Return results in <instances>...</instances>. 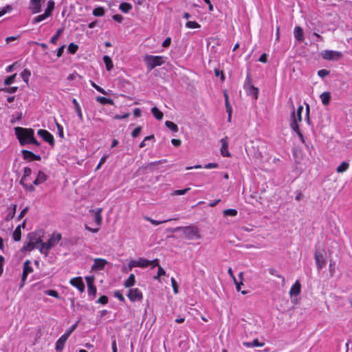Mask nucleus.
I'll return each instance as SVG.
<instances>
[{
    "instance_id": "nucleus-17",
    "label": "nucleus",
    "mask_w": 352,
    "mask_h": 352,
    "mask_svg": "<svg viewBox=\"0 0 352 352\" xmlns=\"http://www.w3.org/2000/svg\"><path fill=\"white\" fill-rule=\"evenodd\" d=\"M102 211V208H97L96 210H90V212L94 213L95 216V222L97 225L100 226L102 223V218L101 216V212Z\"/></svg>"
},
{
    "instance_id": "nucleus-7",
    "label": "nucleus",
    "mask_w": 352,
    "mask_h": 352,
    "mask_svg": "<svg viewBox=\"0 0 352 352\" xmlns=\"http://www.w3.org/2000/svg\"><path fill=\"white\" fill-rule=\"evenodd\" d=\"M291 117H292V122L290 123L291 128L292 129V130L294 132H296L297 133V135H298V138H300V141L302 143H305L304 136H303L302 133H301V131H300L298 124H297V120H296V117L295 116V111H292Z\"/></svg>"
},
{
    "instance_id": "nucleus-47",
    "label": "nucleus",
    "mask_w": 352,
    "mask_h": 352,
    "mask_svg": "<svg viewBox=\"0 0 352 352\" xmlns=\"http://www.w3.org/2000/svg\"><path fill=\"white\" fill-rule=\"evenodd\" d=\"M18 90V87H6L0 89L1 91H4L8 94H14Z\"/></svg>"
},
{
    "instance_id": "nucleus-60",
    "label": "nucleus",
    "mask_w": 352,
    "mask_h": 352,
    "mask_svg": "<svg viewBox=\"0 0 352 352\" xmlns=\"http://www.w3.org/2000/svg\"><path fill=\"white\" fill-rule=\"evenodd\" d=\"M329 74V71L327 69H320L318 72V75L321 78H324Z\"/></svg>"
},
{
    "instance_id": "nucleus-13",
    "label": "nucleus",
    "mask_w": 352,
    "mask_h": 352,
    "mask_svg": "<svg viewBox=\"0 0 352 352\" xmlns=\"http://www.w3.org/2000/svg\"><path fill=\"white\" fill-rule=\"evenodd\" d=\"M221 144V153L223 157H230L231 154L228 151V137H225L220 140Z\"/></svg>"
},
{
    "instance_id": "nucleus-30",
    "label": "nucleus",
    "mask_w": 352,
    "mask_h": 352,
    "mask_svg": "<svg viewBox=\"0 0 352 352\" xmlns=\"http://www.w3.org/2000/svg\"><path fill=\"white\" fill-rule=\"evenodd\" d=\"M243 344L248 347H254V346H264V342H259L258 339H254L252 342H243Z\"/></svg>"
},
{
    "instance_id": "nucleus-3",
    "label": "nucleus",
    "mask_w": 352,
    "mask_h": 352,
    "mask_svg": "<svg viewBox=\"0 0 352 352\" xmlns=\"http://www.w3.org/2000/svg\"><path fill=\"white\" fill-rule=\"evenodd\" d=\"M60 239L61 234L60 233H53L47 242H43V243H41V247L39 248V251L47 256L48 251L54 247L60 241Z\"/></svg>"
},
{
    "instance_id": "nucleus-49",
    "label": "nucleus",
    "mask_w": 352,
    "mask_h": 352,
    "mask_svg": "<svg viewBox=\"0 0 352 352\" xmlns=\"http://www.w3.org/2000/svg\"><path fill=\"white\" fill-rule=\"evenodd\" d=\"M78 49V46L73 43L68 46V51L70 54H74Z\"/></svg>"
},
{
    "instance_id": "nucleus-31",
    "label": "nucleus",
    "mask_w": 352,
    "mask_h": 352,
    "mask_svg": "<svg viewBox=\"0 0 352 352\" xmlns=\"http://www.w3.org/2000/svg\"><path fill=\"white\" fill-rule=\"evenodd\" d=\"M349 164L346 162H342L336 168L337 173H342L349 168Z\"/></svg>"
},
{
    "instance_id": "nucleus-24",
    "label": "nucleus",
    "mask_w": 352,
    "mask_h": 352,
    "mask_svg": "<svg viewBox=\"0 0 352 352\" xmlns=\"http://www.w3.org/2000/svg\"><path fill=\"white\" fill-rule=\"evenodd\" d=\"M320 99L324 105H328L331 100V94L329 91L323 92L320 95Z\"/></svg>"
},
{
    "instance_id": "nucleus-39",
    "label": "nucleus",
    "mask_w": 352,
    "mask_h": 352,
    "mask_svg": "<svg viewBox=\"0 0 352 352\" xmlns=\"http://www.w3.org/2000/svg\"><path fill=\"white\" fill-rule=\"evenodd\" d=\"M162 162H163L162 160L151 162L145 166V168L148 169L151 171H153L155 169V167L157 166H158L159 164H162Z\"/></svg>"
},
{
    "instance_id": "nucleus-45",
    "label": "nucleus",
    "mask_w": 352,
    "mask_h": 352,
    "mask_svg": "<svg viewBox=\"0 0 352 352\" xmlns=\"http://www.w3.org/2000/svg\"><path fill=\"white\" fill-rule=\"evenodd\" d=\"M16 76V74H14L11 76H8L4 80V84L6 85H10L12 84L15 80Z\"/></svg>"
},
{
    "instance_id": "nucleus-16",
    "label": "nucleus",
    "mask_w": 352,
    "mask_h": 352,
    "mask_svg": "<svg viewBox=\"0 0 352 352\" xmlns=\"http://www.w3.org/2000/svg\"><path fill=\"white\" fill-rule=\"evenodd\" d=\"M107 263V261L103 258H96L94 260V263L92 265V270H102L104 269L105 265Z\"/></svg>"
},
{
    "instance_id": "nucleus-22",
    "label": "nucleus",
    "mask_w": 352,
    "mask_h": 352,
    "mask_svg": "<svg viewBox=\"0 0 352 352\" xmlns=\"http://www.w3.org/2000/svg\"><path fill=\"white\" fill-rule=\"evenodd\" d=\"M294 36L298 41H302L304 39V34L302 29L297 26L294 28Z\"/></svg>"
},
{
    "instance_id": "nucleus-58",
    "label": "nucleus",
    "mask_w": 352,
    "mask_h": 352,
    "mask_svg": "<svg viewBox=\"0 0 352 352\" xmlns=\"http://www.w3.org/2000/svg\"><path fill=\"white\" fill-rule=\"evenodd\" d=\"M97 303L105 305L108 302V297L106 296H101L96 301Z\"/></svg>"
},
{
    "instance_id": "nucleus-53",
    "label": "nucleus",
    "mask_w": 352,
    "mask_h": 352,
    "mask_svg": "<svg viewBox=\"0 0 352 352\" xmlns=\"http://www.w3.org/2000/svg\"><path fill=\"white\" fill-rule=\"evenodd\" d=\"M190 190V188H187L182 190H175L172 195H185L187 192H188Z\"/></svg>"
},
{
    "instance_id": "nucleus-62",
    "label": "nucleus",
    "mask_w": 352,
    "mask_h": 352,
    "mask_svg": "<svg viewBox=\"0 0 352 352\" xmlns=\"http://www.w3.org/2000/svg\"><path fill=\"white\" fill-rule=\"evenodd\" d=\"M96 287L93 285V286H90L88 287V294L89 295H93L94 296H95L96 295Z\"/></svg>"
},
{
    "instance_id": "nucleus-57",
    "label": "nucleus",
    "mask_w": 352,
    "mask_h": 352,
    "mask_svg": "<svg viewBox=\"0 0 352 352\" xmlns=\"http://www.w3.org/2000/svg\"><path fill=\"white\" fill-rule=\"evenodd\" d=\"M170 280H171V285L173 287V292L176 294L178 293V287H179L177 283L174 278H172Z\"/></svg>"
},
{
    "instance_id": "nucleus-54",
    "label": "nucleus",
    "mask_w": 352,
    "mask_h": 352,
    "mask_svg": "<svg viewBox=\"0 0 352 352\" xmlns=\"http://www.w3.org/2000/svg\"><path fill=\"white\" fill-rule=\"evenodd\" d=\"M186 26L188 28H198L200 27V25L196 21H188Z\"/></svg>"
},
{
    "instance_id": "nucleus-27",
    "label": "nucleus",
    "mask_w": 352,
    "mask_h": 352,
    "mask_svg": "<svg viewBox=\"0 0 352 352\" xmlns=\"http://www.w3.org/2000/svg\"><path fill=\"white\" fill-rule=\"evenodd\" d=\"M151 113L153 116L158 120H161L163 118V113L160 111L156 107L151 109Z\"/></svg>"
},
{
    "instance_id": "nucleus-42",
    "label": "nucleus",
    "mask_w": 352,
    "mask_h": 352,
    "mask_svg": "<svg viewBox=\"0 0 352 352\" xmlns=\"http://www.w3.org/2000/svg\"><path fill=\"white\" fill-rule=\"evenodd\" d=\"M104 9L102 7L96 8L93 10V14L96 16H102L104 14Z\"/></svg>"
},
{
    "instance_id": "nucleus-56",
    "label": "nucleus",
    "mask_w": 352,
    "mask_h": 352,
    "mask_svg": "<svg viewBox=\"0 0 352 352\" xmlns=\"http://www.w3.org/2000/svg\"><path fill=\"white\" fill-rule=\"evenodd\" d=\"M91 85L93 87H94L98 92L102 94H106V91H104V89H102V87H99L98 85H97L94 81H91Z\"/></svg>"
},
{
    "instance_id": "nucleus-32",
    "label": "nucleus",
    "mask_w": 352,
    "mask_h": 352,
    "mask_svg": "<svg viewBox=\"0 0 352 352\" xmlns=\"http://www.w3.org/2000/svg\"><path fill=\"white\" fill-rule=\"evenodd\" d=\"M103 61L106 65L107 70L110 71L113 68V63L111 58L109 56H104Z\"/></svg>"
},
{
    "instance_id": "nucleus-64",
    "label": "nucleus",
    "mask_w": 352,
    "mask_h": 352,
    "mask_svg": "<svg viewBox=\"0 0 352 352\" xmlns=\"http://www.w3.org/2000/svg\"><path fill=\"white\" fill-rule=\"evenodd\" d=\"M77 325H78V323L73 324L70 327V329L68 330V331L67 333H65L64 335L67 336V337H69L70 336V334L76 329V328L77 327Z\"/></svg>"
},
{
    "instance_id": "nucleus-44",
    "label": "nucleus",
    "mask_w": 352,
    "mask_h": 352,
    "mask_svg": "<svg viewBox=\"0 0 352 352\" xmlns=\"http://www.w3.org/2000/svg\"><path fill=\"white\" fill-rule=\"evenodd\" d=\"M63 30V29H58L56 34L51 38L50 43L53 44H56L57 40L58 39L60 35L62 34Z\"/></svg>"
},
{
    "instance_id": "nucleus-21",
    "label": "nucleus",
    "mask_w": 352,
    "mask_h": 352,
    "mask_svg": "<svg viewBox=\"0 0 352 352\" xmlns=\"http://www.w3.org/2000/svg\"><path fill=\"white\" fill-rule=\"evenodd\" d=\"M68 337L67 336L63 335L56 342V351H61L65 344L67 340Z\"/></svg>"
},
{
    "instance_id": "nucleus-9",
    "label": "nucleus",
    "mask_w": 352,
    "mask_h": 352,
    "mask_svg": "<svg viewBox=\"0 0 352 352\" xmlns=\"http://www.w3.org/2000/svg\"><path fill=\"white\" fill-rule=\"evenodd\" d=\"M342 57V53L332 50H325L322 53V58L325 60H338Z\"/></svg>"
},
{
    "instance_id": "nucleus-35",
    "label": "nucleus",
    "mask_w": 352,
    "mask_h": 352,
    "mask_svg": "<svg viewBox=\"0 0 352 352\" xmlns=\"http://www.w3.org/2000/svg\"><path fill=\"white\" fill-rule=\"evenodd\" d=\"M96 101L102 104H113V100H111L110 98H105V97L98 96L96 98Z\"/></svg>"
},
{
    "instance_id": "nucleus-12",
    "label": "nucleus",
    "mask_w": 352,
    "mask_h": 352,
    "mask_svg": "<svg viewBox=\"0 0 352 352\" xmlns=\"http://www.w3.org/2000/svg\"><path fill=\"white\" fill-rule=\"evenodd\" d=\"M45 0H30V8L33 14L38 13L41 11V6Z\"/></svg>"
},
{
    "instance_id": "nucleus-11",
    "label": "nucleus",
    "mask_w": 352,
    "mask_h": 352,
    "mask_svg": "<svg viewBox=\"0 0 352 352\" xmlns=\"http://www.w3.org/2000/svg\"><path fill=\"white\" fill-rule=\"evenodd\" d=\"M21 153L23 159L29 162L34 160L40 161L41 160V157L40 155H36L32 151L28 150H22Z\"/></svg>"
},
{
    "instance_id": "nucleus-26",
    "label": "nucleus",
    "mask_w": 352,
    "mask_h": 352,
    "mask_svg": "<svg viewBox=\"0 0 352 352\" xmlns=\"http://www.w3.org/2000/svg\"><path fill=\"white\" fill-rule=\"evenodd\" d=\"M135 283V278L133 274H130L129 278L124 281V285L125 287H131Z\"/></svg>"
},
{
    "instance_id": "nucleus-63",
    "label": "nucleus",
    "mask_w": 352,
    "mask_h": 352,
    "mask_svg": "<svg viewBox=\"0 0 352 352\" xmlns=\"http://www.w3.org/2000/svg\"><path fill=\"white\" fill-rule=\"evenodd\" d=\"M28 210H29L28 207H25L24 209H23L21 211L19 215L18 216L17 219L18 220H21L25 215V214L28 212Z\"/></svg>"
},
{
    "instance_id": "nucleus-20",
    "label": "nucleus",
    "mask_w": 352,
    "mask_h": 352,
    "mask_svg": "<svg viewBox=\"0 0 352 352\" xmlns=\"http://www.w3.org/2000/svg\"><path fill=\"white\" fill-rule=\"evenodd\" d=\"M16 208H17V206L16 204H14L8 208L9 212L5 218V220L6 221H9L14 217Z\"/></svg>"
},
{
    "instance_id": "nucleus-14",
    "label": "nucleus",
    "mask_w": 352,
    "mask_h": 352,
    "mask_svg": "<svg viewBox=\"0 0 352 352\" xmlns=\"http://www.w3.org/2000/svg\"><path fill=\"white\" fill-rule=\"evenodd\" d=\"M70 283L74 287H76L80 292L85 289V284L81 277H76L70 280Z\"/></svg>"
},
{
    "instance_id": "nucleus-40",
    "label": "nucleus",
    "mask_w": 352,
    "mask_h": 352,
    "mask_svg": "<svg viewBox=\"0 0 352 352\" xmlns=\"http://www.w3.org/2000/svg\"><path fill=\"white\" fill-rule=\"evenodd\" d=\"M165 125L167 128H168L173 132L176 133L178 131L177 125L171 121H166Z\"/></svg>"
},
{
    "instance_id": "nucleus-8",
    "label": "nucleus",
    "mask_w": 352,
    "mask_h": 352,
    "mask_svg": "<svg viewBox=\"0 0 352 352\" xmlns=\"http://www.w3.org/2000/svg\"><path fill=\"white\" fill-rule=\"evenodd\" d=\"M37 133L44 141L48 142L50 145L52 146L54 145V136L49 131L45 129H39Z\"/></svg>"
},
{
    "instance_id": "nucleus-2",
    "label": "nucleus",
    "mask_w": 352,
    "mask_h": 352,
    "mask_svg": "<svg viewBox=\"0 0 352 352\" xmlns=\"http://www.w3.org/2000/svg\"><path fill=\"white\" fill-rule=\"evenodd\" d=\"M179 230H182L185 237L187 239L192 240L194 239H200L201 235L199 234V230L197 226H188L185 227H177L173 229H170L171 232H176Z\"/></svg>"
},
{
    "instance_id": "nucleus-37",
    "label": "nucleus",
    "mask_w": 352,
    "mask_h": 352,
    "mask_svg": "<svg viewBox=\"0 0 352 352\" xmlns=\"http://www.w3.org/2000/svg\"><path fill=\"white\" fill-rule=\"evenodd\" d=\"M21 238V226H18L13 232V239L15 241H19Z\"/></svg>"
},
{
    "instance_id": "nucleus-43",
    "label": "nucleus",
    "mask_w": 352,
    "mask_h": 352,
    "mask_svg": "<svg viewBox=\"0 0 352 352\" xmlns=\"http://www.w3.org/2000/svg\"><path fill=\"white\" fill-rule=\"evenodd\" d=\"M33 271L32 267L30 266V261L27 260L23 263V272L30 274Z\"/></svg>"
},
{
    "instance_id": "nucleus-52",
    "label": "nucleus",
    "mask_w": 352,
    "mask_h": 352,
    "mask_svg": "<svg viewBox=\"0 0 352 352\" xmlns=\"http://www.w3.org/2000/svg\"><path fill=\"white\" fill-rule=\"evenodd\" d=\"M49 16L48 15H45V12L43 14H40L37 16H36L34 19V21L33 23H39L42 21H43L44 19H45L47 17H48Z\"/></svg>"
},
{
    "instance_id": "nucleus-29",
    "label": "nucleus",
    "mask_w": 352,
    "mask_h": 352,
    "mask_svg": "<svg viewBox=\"0 0 352 352\" xmlns=\"http://www.w3.org/2000/svg\"><path fill=\"white\" fill-rule=\"evenodd\" d=\"M39 245H36L35 244L32 243V242L28 241L22 248V251H32L34 248H37L39 250Z\"/></svg>"
},
{
    "instance_id": "nucleus-38",
    "label": "nucleus",
    "mask_w": 352,
    "mask_h": 352,
    "mask_svg": "<svg viewBox=\"0 0 352 352\" xmlns=\"http://www.w3.org/2000/svg\"><path fill=\"white\" fill-rule=\"evenodd\" d=\"M137 265L140 267H146L151 265V261H148L143 258H140L138 260H137Z\"/></svg>"
},
{
    "instance_id": "nucleus-34",
    "label": "nucleus",
    "mask_w": 352,
    "mask_h": 352,
    "mask_svg": "<svg viewBox=\"0 0 352 352\" xmlns=\"http://www.w3.org/2000/svg\"><path fill=\"white\" fill-rule=\"evenodd\" d=\"M31 76V72L28 69H25L21 73V76L22 77L23 81L27 84L28 85V82H29V78L30 76Z\"/></svg>"
},
{
    "instance_id": "nucleus-25",
    "label": "nucleus",
    "mask_w": 352,
    "mask_h": 352,
    "mask_svg": "<svg viewBox=\"0 0 352 352\" xmlns=\"http://www.w3.org/2000/svg\"><path fill=\"white\" fill-rule=\"evenodd\" d=\"M72 103L74 104V105L75 107V109L77 113L78 118L80 119V120L81 122H83V117H82L81 109H80V105H79L78 102H77L76 99L74 98L72 100Z\"/></svg>"
},
{
    "instance_id": "nucleus-4",
    "label": "nucleus",
    "mask_w": 352,
    "mask_h": 352,
    "mask_svg": "<svg viewBox=\"0 0 352 352\" xmlns=\"http://www.w3.org/2000/svg\"><path fill=\"white\" fill-rule=\"evenodd\" d=\"M144 61L148 69L151 70L157 66L162 65L164 63V58L160 56L146 55Z\"/></svg>"
},
{
    "instance_id": "nucleus-18",
    "label": "nucleus",
    "mask_w": 352,
    "mask_h": 352,
    "mask_svg": "<svg viewBox=\"0 0 352 352\" xmlns=\"http://www.w3.org/2000/svg\"><path fill=\"white\" fill-rule=\"evenodd\" d=\"M47 175L41 170H39L38 173V175L36 179L34 181L33 184L36 186L39 185L40 184L43 183L47 180Z\"/></svg>"
},
{
    "instance_id": "nucleus-5",
    "label": "nucleus",
    "mask_w": 352,
    "mask_h": 352,
    "mask_svg": "<svg viewBox=\"0 0 352 352\" xmlns=\"http://www.w3.org/2000/svg\"><path fill=\"white\" fill-rule=\"evenodd\" d=\"M314 258L318 270H320L326 265V253L324 250H317L315 252Z\"/></svg>"
},
{
    "instance_id": "nucleus-50",
    "label": "nucleus",
    "mask_w": 352,
    "mask_h": 352,
    "mask_svg": "<svg viewBox=\"0 0 352 352\" xmlns=\"http://www.w3.org/2000/svg\"><path fill=\"white\" fill-rule=\"evenodd\" d=\"M45 293L48 296H53L56 298H60L59 294L56 290L48 289L45 291Z\"/></svg>"
},
{
    "instance_id": "nucleus-55",
    "label": "nucleus",
    "mask_w": 352,
    "mask_h": 352,
    "mask_svg": "<svg viewBox=\"0 0 352 352\" xmlns=\"http://www.w3.org/2000/svg\"><path fill=\"white\" fill-rule=\"evenodd\" d=\"M141 131H142V126H138L135 129L133 130V131L131 133V136L133 138H136L140 135Z\"/></svg>"
},
{
    "instance_id": "nucleus-10",
    "label": "nucleus",
    "mask_w": 352,
    "mask_h": 352,
    "mask_svg": "<svg viewBox=\"0 0 352 352\" xmlns=\"http://www.w3.org/2000/svg\"><path fill=\"white\" fill-rule=\"evenodd\" d=\"M127 296L132 302L141 300L143 298L142 292L138 288L130 289Z\"/></svg>"
},
{
    "instance_id": "nucleus-41",
    "label": "nucleus",
    "mask_w": 352,
    "mask_h": 352,
    "mask_svg": "<svg viewBox=\"0 0 352 352\" xmlns=\"http://www.w3.org/2000/svg\"><path fill=\"white\" fill-rule=\"evenodd\" d=\"M23 173H24V174H23V176L22 177V178H21V181H20V184H23V182H24V180L25 179V178H26L27 177H29V176L31 175V173H32V170H31V168H29V167H25V168H23Z\"/></svg>"
},
{
    "instance_id": "nucleus-6",
    "label": "nucleus",
    "mask_w": 352,
    "mask_h": 352,
    "mask_svg": "<svg viewBox=\"0 0 352 352\" xmlns=\"http://www.w3.org/2000/svg\"><path fill=\"white\" fill-rule=\"evenodd\" d=\"M291 117H292V122L290 123L291 128L292 129V130L294 132H296L297 133V135H298V138H300V141L302 143H305L304 136H303L302 133H301V131H300L298 124H297V120H296V117L295 116V111H292Z\"/></svg>"
},
{
    "instance_id": "nucleus-23",
    "label": "nucleus",
    "mask_w": 352,
    "mask_h": 352,
    "mask_svg": "<svg viewBox=\"0 0 352 352\" xmlns=\"http://www.w3.org/2000/svg\"><path fill=\"white\" fill-rule=\"evenodd\" d=\"M248 94L252 96L254 99L258 98V89L255 87L252 83H249V87L246 88Z\"/></svg>"
},
{
    "instance_id": "nucleus-15",
    "label": "nucleus",
    "mask_w": 352,
    "mask_h": 352,
    "mask_svg": "<svg viewBox=\"0 0 352 352\" xmlns=\"http://www.w3.org/2000/svg\"><path fill=\"white\" fill-rule=\"evenodd\" d=\"M27 239L29 242H32V243L36 245H39V247H41V243H43L41 237H38L35 232L29 233L27 236Z\"/></svg>"
},
{
    "instance_id": "nucleus-61",
    "label": "nucleus",
    "mask_w": 352,
    "mask_h": 352,
    "mask_svg": "<svg viewBox=\"0 0 352 352\" xmlns=\"http://www.w3.org/2000/svg\"><path fill=\"white\" fill-rule=\"evenodd\" d=\"M114 296L119 299L122 302L125 301V298L120 291H116L114 292Z\"/></svg>"
},
{
    "instance_id": "nucleus-59",
    "label": "nucleus",
    "mask_w": 352,
    "mask_h": 352,
    "mask_svg": "<svg viewBox=\"0 0 352 352\" xmlns=\"http://www.w3.org/2000/svg\"><path fill=\"white\" fill-rule=\"evenodd\" d=\"M214 74L217 77H220L221 81H223L225 80V77H224L223 71L219 70L218 69H215Z\"/></svg>"
},
{
    "instance_id": "nucleus-1",
    "label": "nucleus",
    "mask_w": 352,
    "mask_h": 352,
    "mask_svg": "<svg viewBox=\"0 0 352 352\" xmlns=\"http://www.w3.org/2000/svg\"><path fill=\"white\" fill-rule=\"evenodd\" d=\"M14 131L21 146L28 144L34 135V130L30 128L27 129L17 126L14 128Z\"/></svg>"
},
{
    "instance_id": "nucleus-33",
    "label": "nucleus",
    "mask_w": 352,
    "mask_h": 352,
    "mask_svg": "<svg viewBox=\"0 0 352 352\" xmlns=\"http://www.w3.org/2000/svg\"><path fill=\"white\" fill-rule=\"evenodd\" d=\"M145 219L147 220L148 221L151 222L153 225L157 226V225H160V224L163 223L168 222V221H171V220H177V218H174V219H166V220H163V221H156V220H154V219H151L150 217H146Z\"/></svg>"
},
{
    "instance_id": "nucleus-48",
    "label": "nucleus",
    "mask_w": 352,
    "mask_h": 352,
    "mask_svg": "<svg viewBox=\"0 0 352 352\" xmlns=\"http://www.w3.org/2000/svg\"><path fill=\"white\" fill-rule=\"evenodd\" d=\"M224 216H236L237 214V211L235 209H226L223 210Z\"/></svg>"
},
{
    "instance_id": "nucleus-19",
    "label": "nucleus",
    "mask_w": 352,
    "mask_h": 352,
    "mask_svg": "<svg viewBox=\"0 0 352 352\" xmlns=\"http://www.w3.org/2000/svg\"><path fill=\"white\" fill-rule=\"evenodd\" d=\"M300 283L298 280H296L295 283L292 286L289 294L291 296H297L300 293Z\"/></svg>"
},
{
    "instance_id": "nucleus-51",
    "label": "nucleus",
    "mask_w": 352,
    "mask_h": 352,
    "mask_svg": "<svg viewBox=\"0 0 352 352\" xmlns=\"http://www.w3.org/2000/svg\"><path fill=\"white\" fill-rule=\"evenodd\" d=\"M12 10V7L11 5H7L6 7L3 8L0 10V17L3 16L7 12H10Z\"/></svg>"
},
{
    "instance_id": "nucleus-46",
    "label": "nucleus",
    "mask_w": 352,
    "mask_h": 352,
    "mask_svg": "<svg viewBox=\"0 0 352 352\" xmlns=\"http://www.w3.org/2000/svg\"><path fill=\"white\" fill-rule=\"evenodd\" d=\"M303 110V107L302 105H299L297 109L296 113H295V116L297 120V124L302 120L301 113Z\"/></svg>"
},
{
    "instance_id": "nucleus-28",
    "label": "nucleus",
    "mask_w": 352,
    "mask_h": 352,
    "mask_svg": "<svg viewBox=\"0 0 352 352\" xmlns=\"http://www.w3.org/2000/svg\"><path fill=\"white\" fill-rule=\"evenodd\" d=\"M119 8L122 12L128 13L132 9V6L129 3L124 2L120 4Z\"/></svg>"
},
{
    "instance_id": "nucleus-36",
    "label": "nucleus",
    "mask_w": 352,
    "mask_h": 352,
    "mask_svg": "<svg viewBox=\"0 0 352 352\" xmlns=\"http://www.w3.org/2000/svg\"><path fill=\"white\" fill-rule=\"evenodd\" d=\"M54 1L52 0H50L47 2V7L45 11V15H48L49 16L51 15L54 8Z\"/></svg>"
}]
</instances>
